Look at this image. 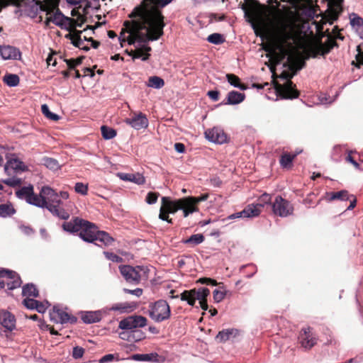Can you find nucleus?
I'll list each match as a JSON object with an SVG mask.
<instances>
[{"mask_svg":"<svg viewBox=\"0 0 363 363\" xmlns=\"http://www.w3.org/2000/svg\"><path fill=\"white\" fill-rule=\"evenodd\" d=\"M207 40L208 43L214 45H220L223 43L225 40L222 34L214 33L208 36Z\"/></svg>","mask_w":363,"mask_h":363,"instance_id":"49","label":"nucleus"},{"mask_svg":"<svg viewBox=\"0 0 363 363\" xmlns=\"http://www.w3.org/2000/svg\"><path fill=\"white\" fill-rule=\"evenodd\" d=\"M291 77L292 75L290 73L284 72L280 75V78L285 79V82L275 86L277 91L283 99H293L299 96L298 91L295 88L296 85L291 81Z\"/></svg>","mask_w":363,"mask_h":363,"instance_id":"8","label":"nucleus"},{"mask_svg":"<svg viewBox=\"0 0 363 363\" xmlns=\"http://www.w3.org/2000/svg\"><path fill=\"white\" fill-rule=\"evenodd\" d=\"M53 195V189L49 186L42 187L40 194H35L34 191L27 203L41 208H46L48 206V197Z\"/></svg>","mask_w":363,"mask_h":363,"instance_id":"12","label":"nucleus"},{"mask_svg":"<svg viewBox=\"0 0 363 363\" xmlns=\"http://www.w3.org/2000/svg\"><path fill=\"white\" fill-rule=\"evenodd\" d=\"M125 122L135 130L146 128L148 126V120L143 113H139L131 118H126Z\"/></svg>","mask_w":363,"mask_h":363,"instance_id":"19","label":"nucleus"},{"mask_svg":"<svg viewBox=\"0 0 363 363\" xmlns=\"http://www.w3.org/2000/svg\"><path fill=\"white\" fill-rule=\"evenodd\" d=\"M130 18H131L130 14L129 15ZM133 18L132 21H125L124 22L125 28L122 29L119 40L121 42L127 41L129 45H134L135 47V50L131 51L129 53V55L132 57L133 60L135 59H141L143 61H146L149 59L150 54L149 53L151 51V48L147 45V43L149 41H152V40H142L140 39L143 35H152L150 31L147 28H141L138 30V32H135L133 33V28H135L134 22L135 23H142V20L138 17H132Z\"/></svg>","mask_w":363,"mask_h":363,"instance_id":"2","label":"nucleus"},{"mask_svg":"<svg viewBox=\"0 0 363 363\" xmlns=\"http://www.w3.org/2000/svg\"><path fill=\"white\" fill-rule=\"evenodd\" d=\"M101 135L105 140L113 139L116 135V131L110 127L106 125H102L101 127Z\"/></svg>","mask_w":363,"mask_h":363,"instance_id":"48","label":"nucleus"},{"mask_svg":"<svg viewBox=\"0 0 363 363\" xmlns=\"http://www.w3.org/2000/svg\"><path fill=\"white\" fill-rule=\"evenodd\" d=\"M272 203L271 196L264 193L259 197L256 203L251 204L250 206H256V208L260 211L261 208H264L266 205L269 204L272 206Z\"/></svg>","mask_w":363,"mask_h":363,"instance_id":"38","label":"nucleus"},{"mask_svg":"<svg viewBox=\"0 0 363 363\" xmlns=\"http://www.w3.org/2000/svg\"><path fill=\"white\" fill-rule=\"evenodd\" d=\"M28 170V167L17 157H7L4 165V172L7 175H17Z\"/></svg>","mask_w":363,"mask_h":363,"instance_id":"13","label":"nucleus"},{"mask_svg":"<svg viewBox=\"0 0 363 363\" xmlns=\"http://www.w3.org/2000/svg\"><path fill=\"white\" fill-rule=\"evenodd\" d=\"M41 111L45 116L52 121H57L60 118L57 114L51 112L47 104H43L41 106Z\"/></svg>","mask_w":363,"mask_h":363,"instance_id":"52","label":"nucleus"},{"mask_svg":"<svg viewBox=\"0 0 363 363\" xmlns=\"http://www.w3.org/2000/svg\"><path fill=\"white\" fill-rule=\"evenodd\" d=\"M303 14L308 19H313L318 16L316 9L313 6H306L303 10Z\"/></svg>","mask_w":363,"mask_h":363,"instance_id":"54","label":"nucleus"},{"mask_svg":"<svg viewBox=\"0 0 363 363\" xmlns=\"http://www.w3.org/2000/svg\"><path fill=\"white\" fill-rule=\"evenodd\" d=\"M301 346L305 349H311L316 343V338L313 336L311 328H303L299 335Z\"/></svg>","mask_w":363,"mask_h":363,"instance_id":"20","label":"nucleus"},{"mask_svg":"<svg viewBox=\"0 0 363 363\" xmlns=\"http://www.w3.org/2000/svg\"><path fill=\"white\" fill-rule=\"evenodd\" d=\"M88 184L82 182H77L74 186V191L82 196H86L88 194Z\"/></svg>","mask_w":363,"mask_h":363,"instance_id":"55","label":"nucleus"},{"mask_svg":"<svg viewBox=\"0 0 363 363\" xmlns=\"http://www.w3.org/2000/svg\"><path fill=\"white\" fill-rule=\"evenodd\" d=\"M118 177L121 179L127 182H131L136 184H143L145 182L144 176L141 174H128V173H119Z\"/></svg>","mask_w":363,"mask_h":363,"instance_id":"28","label":"nucleus"},{"mask_svg":"<svg viewBox=\"0 0 363 363\" xmlns=\"http://www.w3.org/2000/svg\"><path fill=\"white\" fill-rule=\"evenodd\" d=\"M104 255H105L106 258L108 260H111L113 262L119 263L122 262L123 259L120 256L109 252H104Z\"/></svg>","mask_w":363,"mask_h":363,"instance_id":"60","label":"nucleus"},{"mask_svg":"<svg viewBox=\"0 0 363 363\" xmlns=\"http://www.w3.org/2000/svg\"><path fill=\"white\" fill-rule=\"evenodd\" d=\"M33 191V186L29 184L28 186H23L19 189L16 192V195L19 199L25 200L28 202L30 201V197L32 196Z\"/></svg>","mask_w":363,"mask_h":363,"instance_id":"31","label":"nucleus"},{"mask_svg":"<svg viewBox=\"0 0 363 363\" xmlns=\"http://www.w3.org/2000/svg\"><path fill=\"white\" fill-rule=\"evenodd\" d=\"M79 238L84 242L94 243L101 247L111 245L114 239L106 232L99 230L92 223L84 220L82 229L79 231Z\"/></svg>","mask_w":363,"mask_h":363,"instance_id":"4","label":"nucleus"},{"mask_svg":"<svg viewBox=\"0 0 363 363\" xmlns=\"http://www.w3.org/2000/svg\"><path fill=\"white\" fill-rule=\"evenodd\" d=\"M206 138L214 143L223 144L227 142L228 137L224 130L218 127L208 129L204 133Z\"/></svg>","mask_w":363,"mask_h":363,"instance_id":"17","label":"nucleus"},{"mask_svg":"<svg viewBox=\"0 0 363 363\" xmlns=\"http://www.w3.org/2000/svg\"><path fill=\"white\" fill-rule=\"evenodd\" d=\"M210 294L208 289L203 287L196 289L186 290L180 295L182 301H186L189 306H194L196 301H199L207 300L206 298Z\"/></svg>","mask_w":363,"mask_h":363,"instance_id":"9","label":"nucleus"},{"mask_svg":"<svg viewBox=\"0 0 363 363\" xmlns=\"http://www.w3.org/2000/svg\"><path fill=\"white\" fill-rule=\"evenodd\" d=\"M85 22V18L82 16H79L77 19H74L73 23H72V30L70 32H74L77 30L75 28L77 27L81 28L82 25Z\"/></svg>","mask_w":363,"mask_h":363,"instance_id":"61","label":"nucleus"},{"mask_svg":"<svg viewBox=\"0 0 363 363\" xmlns=\"http://www.w3.org/2000/svg\"><path fill=\"white\" fill-rule=\"evenodd\" d=\"M0 324L8 331H13L16 328V318L7 311H0Z\"/></svg>","mask_w":363,"mask_h":363,"instance_id":"21","label":"nucleus"},{"mask_svg":"<svg viewBox=\"0 0 363 363\" xmlns=\"http://www.w3.org/2000/svg\"><path fill=\"white\" fill-rule=\"evenodd\" d=\"M0 277H6L9 281L6 282L7 289L13 290L21 286L22 281L19 275L14 271L0 269Z\"/></svg>","mask_w":363,"mask_h":363,"instance_id":"18","label":"nucleus"},{"mask_svg":"<svg viewBox=\"0 0 363 363\" xmlns=\"http://www.w3.org/2000/svg\"><path fill=\"white\" fill-rule=\"evenodd\" d=\"M147 85L149 87L160 89L164 86V82L160 77L152 76L149 78Z\"/></svg>","mask_w":363,"mask_h":363,"instance_id":"41","label":"nucleus"},{"mask_svg":"<svg viewBox=\"0 0 363 363\" xmlns=\"http://www.w3.org/2000/svg\"><path fill=\"white\" fill-rule=\"evenodd\" d=\"M145 337V333L140 330L134 329L131 330L130 342H138Z\"/></svg>","mask_w":363,"mask_h":363,"instance_id":"56","label":"nucleus"},{"mask_svg":"<svg viewBox=\"0 0 363 363\" xmlns=\"http://www.w3.org/2000/svg\"><path fill=\"white\" fill-rule=\"evenodd\" d=\"M240 8L243 11L244 17L255 35L264 38L267 30V23L261 14L259 3L256 0H245V3L240 4Z\"/></svg>","mask_w":363,"mask_h":363,"instance_id":"3","label":"nucleus"},{"mask_svg":"<svg viewBox=\"0 0 363 363\" xmlns=\"http://www.w3.org/2000/svg\"><path fill=\"white\" fill-rule=\"evenodd\" d=\"M296 155H290L288 153H284L281 155L279 162L280 165L283 168H289L292 165L293 160L294 159Z\"/></svg>","mask_w":363,"mask_h":363,"instance_id":"45","label":"nucleus"},{"mask_svg":"<svg viewBox=\"0 0 363 363\" xmlns=\"http://www.w3.org/2000/svg\"><path fill=\"white\" fill-rule=\"evenodd\" d=\"M82 30H74L73 33H68L65 35V38L69 39L72 45L76 48H82L84 40L81 38Z\"/></svg>","mask_w":363,"mask_h":363,"instance_id":"32","label":"nucleus"},{"mask_svg":"<svg viewBox=\"0 0 363 363\" xmlns=\"http://www.w3.org/2000/svg\"><path fill=\"white\" fill-rule=\"evenodd\" d=\"M50 306V303L48 301L41 302L37 300L36 310L40 313H44L47 308Z\"/></svg>","mask_w":363,"mask_h":363,"instance_id":"58","label":"nucleus"},{"mask_svg":"<svg viewBox=\"0 0 363 363\" xmlns=\"http://www.w3.org/2000/svg\"><path fill=\"white\" fill-rule=\"evenodd\" d=\"M272 212L280 217H287L294 212L293 205L281 196H277L272 203Z\"/></svg>","mask_w":363,"mask_h":363,"instance_id":"10","label":"nucleus"},{"mask_svg":"<svg viewBox=\"0 0 363 363\" xmlns=\"http://www.w3.org/2000/svg\"><path fill=\"white\" fill-rule=\"evenodd\" d=\"M50 320L56 323H75L77 320L74 316L69 315L67 312L55 306L52 312L50 313Z\"/></svg>","mask_w":363,"mask_h":363,"instance_id":"16","label":"nucleus"},{"mask_svg":"<svg viewBox=\"0 0 363 363\" xmlns=\"http://www.w3.org/2000/svg\"><path fill=\"white\" fill-rule=\"evenodd\" d=\"M49 211L53 216L65 220H68L70 216V214L68 211L65 210L62 207L57 208V206H50Z\"/></svg>","mask_w":363,"mask_h":363,"instance_id":"33","label":"nucleus"},{"mask_svg":"<svg viewBox=\"0 0 363 363\" xmlns=\"http://www.w3.org/2000/svg\"><path fill=\"white\" fill-rule=\"evenodd\" d=\"M84 219L76 217L72 220L64 222L62 225V229L69 233H78L82 229Z\"/></svg>","mask_w":363,"mask_h":363,"instance_id":"26","label":"nucleus"},{"mask_svg":"<svg viewBox=\"0 0 363 363\" xmlns=\"http://www.w3.org/2000/svg\"><path fill=\"white\" fill-rule=\"evenodd\" d=\"M23 303L28 309L35 310L36 308L37 300L27 297L23 301Z\"/></svg>","mask_w":363,"mask_h":363,"instance_id":"59","label":"nucleus"},{"mask_svg":"<svg viewBox=\"0 0 363 363\" xmlns=\"http://www.w3.org/2000/svg\"><path fill=\"white\" fill-rule=\"evenodd\" d=\"M228 83L235 87L238 88L240 90H245L246 89L245 86L240 82V79L238 77L233 74H227L225 76Z\"/></svg>","mask_w":363,"mask_h":363,"instance_id":"40","label":"nucleus"},{"mask_svg":"<svg viewBox=\"0 0 363 363\" xmlns=\"http://www.w3.org/2000/svg\"><path fill=\"white\" fill-rule=\"evenodd\" d=\"M118 328L123 330H133L135 328L132 316L123 318L119 322Z\"/></svg>","mask_w":363,"mask_h":363,"instance_id":"44","label":"nucleus"},{"mask_svg":"<svg viewBox=\"0 0 363 363\" xmlns=\"http://www.w3.org/2000/svg\"><path fill=\"white\" fill-rule=\"evenodd\" d=\"M84 353V350L82 347L76 346L73 348L72 350V357L74 359H79L82 357Z\"/></svg>","mask_w":363,"mask_h":363,"instance_id":"64","label":"nucleus"},{"mask_svg":"<svg viewBox=\"0 0 363 363\" xmlns=\"http://www.w3.org/2000/svg\"><path fill=\"white\" fill-rule=\"evenodd\" d=\"M44 165L51 169V170H57L60 169V164L57 160L51 158V157H45L43 159Z\"/></svg>","mask_w":363,"mask_h":363,"instance_id":"51","label":"nucleus"},{"mask_svg":"<svg viewBox=\"0 0 363 363\" xmlns=\"http://www.w3.org/2000/svg\"><path fill=\"white\" fill-rule=\"evenodd\" d=\"M208 197H209L208 194H204L198 197L187 196L186 198H187V201L192 203V204L194 206H196V205L198 204L199 203H200L201 201H206L208 199Z\"/></svg>","mask_w":363,"mask_h":363,"instance_id":"57","label":"nucleus"},{"mask_svg":"<svg viewBox=\"0 0 363 363\" xmlns=\"http://www.w3.org/2000/svg\"><path fill=\"white\" fill-rule=\"evenodd\" d=\"M159 194L155 192H149L147 194L145 201L148 204H154L157 202Z\"/></svg>","mask_w":363,"mask_h":363,"instance_id":"63","label":"nucleus"},{"mask_svg":"<svg viewBox=\"0 0 363 363\" xmlns=\"http://www.w3.org/2000/svg\"><path fill=\"white\" fill-rule=\"evenodd\" d=\"M239 334L237 329L229 328L220 331L216 336V339L220 342H225L227 340H233Z\"/></svg>","mask_w":363,"mask_h":363,"instance_id":"29","label":"nucleus"},{"mask_svg":"<svg viewBox=\"0 0 363 363\" xmlns=\"http://www.w3.org/2000/svg\"><path fill=\"white\" fill-rule=\"evenodd\" d=\"M261 211L256 208L254 206H247L244 210L230 215L227 219L233 220L240 218H254L258 216Z\"/></svg>","mask_w":363,"mask_h":363,"instance_id":"23","label":"nucleus"},{"mask_svg":"<svg viewBox=\"0 0 363 363\" xmlns=\"http://www.w3.org/2000/svg\"><path fill=\"white\" fill-rule=\"evenodd\" d=\"M350 20L351 26L355 28L361 34H363V18L352 13L350 15Z\"/></svg>","mask_w":363,"mask_h":363,"instance_id":"35","label":"nucleus"},{"mask_svg":"<svg viewBox=\"0 0 363 363\" xmlns=\"http://www.w3.org/2000/svg\"><path fill=\"white\" fill-rule=\"evenodd\" d=\"M261 211L256 208L254 206H247L244 210L230 215L227 219L233 220L240 218H254L258 216Z\"/></svg>","mask_w":363,"mask_h":363,"instance_id":"22","label":"nucleus"},{"mask_svg":"<svg viewBox=\"0 0 363 363\" xmlns=\"http://www.w3.org/2000/svg\"><path fill=\"white\" fill-rule=\"evenodd\" d=\"M184 201V198L172 201L169 197H162V206L160 209L159 218L169 223H172V219L169 218L168 214H174L183 208Z\"/></svg>","mask_w":363,"mask_h":363,"instance_id":"7","label":"nucleus"},{"mask_svg":"<svg viewBox=\"0 0 363 363\" xmlns=\"http://www.w3.org/2000/svg\"><path fill=\"white\" fill-rule=\"evenodd\" d=\"M184 207L181 209L183 211L184 217L186 218L189 214L199 211V208L196 206H194L192 203L187 201L186 197L184 198Z\"/></svg>","mask_w":363,"mask_h":363,"instance_id":"42","label":"nucleus"},{"mask_svg":"<svg viewBox=\"0 0 363 363\" xmlns=\"http://www.w3.org/2000/svg\"><path fill=\"white\" fill-rule=\"evenodd\" d=\"M350 199V194L346 190H342L337 192H331L330 194H328L327 199L329 201L339 199L341 201H347Z\"/></svg>","mask_w":363,"mask_h":363,"instance_id":"37","label":"nucleus"},{"mask_svg":"<svg viewBox=\"0 0 363 363\" xmlns=\"http://www.w3.org/2000/svg\"><path fill=\"white\" fill-rule=\"evenodd\" d=\"M158 354L157 353L150 354H135L131 356L130 359L140 362H157Z\"/></svg>","mask_w":363,"mask_h":363,"instance_id":"34","label":"nucleus"},{"mask_svg":"<svg viewBox=\"0 0 363 363\" xmlns=\"http://www.w3.org/2000/svg\"><path fill=\"white\" fill-rule=\"evenodd\" d=\"M62 203L61 199L59 198V195L53 190V195L48 197V206L46 208L49 211L50 206H57V208L62 207Z\"/></svg>","mask_w":363,"mask_h":363,"instance_id":"46","label":"nucleus"},{"mask_svg":"<svg viewBox=\"0 0 363 363\" xmlns=\"http://www.w3.org/2000/svg\"><path fill=\"white\" fill-rule=\"evenodd\" d=\"M213 300L216 303H220L223 301L225 296V292L220 291L218 289H215L213 291Z\"/></svg>","mask_w":363,"mask_h":363,"instance_id":"62","label":"nucleus"},{"mask_svg":"<svg viewBox=\"0 0 363 363\" xmlns=\"http://www.w3.org/2000/svg\"><path fill=\"white\" fill-rule=\"evenodd\" d=\"M173 0H143L142 2L137 6L132 13L131 17H138L142 20V23L134 22L135 31L138 32L141 28H147L152 35H146L140 37L143 41L144 40H157L163 34L164 16L160 11L163 8L170 4Z\"/></svg>","mask_w":363,"mask_h":363,"instance_id":"1","label":"nucleus"},{"mask_svg":"<svg viewBox=\"0 0 363 363\" xmlns=\"http://www.w3.org/2000/svg\"><path fill=\"white\" fill-rule=\"evenodd\" d=\"M148 315L156 323H161L169 318L171 315L170 307L168 303L162 299L150 303Z\"/></svg>","mask_w":363,"mask_h":363,"instance_id":"5","label":"nucleus"},{"mask_svg":"<svg viewBox=\"0 0 363 363\" xmlns=\"http://www.w3.org/2000/svg\"><path fill=\"white\" fill-rule=\"evenodd\" d=\"M133 325L135 328H143L147 325V320L145 317L142 315H132Z\"/></svg>","mask_w":363,"mask_h":363,"instance_id":"53","label":"nucleus"},{"mask_svg":"<svg viewBox=\"0 0 363 363\" xmlns=\"http://www.w3.org/2000/svg\"><path fill=\"white\" fill-rule=\"evenodd\" d=\"M22 294L23 296H38V290L33 284H27L22 288Z\"/></svg>","mask_w":363,"mask_h":363,"instance_id":"39","label":"nucleus"},{"mask_svg":"<svg viewBox=\"0 0 363 363\" xmlns=\"http://www.w3.org/2000/svg\"><path fill=\"white\" fill-rule=\"evenodd\" d=\"M16 210L11 203L0 204V216L2 218L11 217L15 214Z\"/></svg>","mask_w":363,"mask_h":363,"instance_id":"36","label":"nucleus"},{"mask_svg":"<svg viewBox=\"0 0 363 363\" xmlns=\"http://www.w3.org/2000/svg\"><path fill=\"white\" fill-rule=\"evenodd\" d=\"M10 177L1 180V182L11 187H16L21 184L22 179L16 175H9Z\"/></svg>","mask_w":363,"mask_h":363,"instance_id":"47","label":"nucleus"},{"mask_svg":"<svg viewBox=\"0 0 363 363\" xmlns=\"http://www.w3.org/2000/svg\"><path fill=\"white\" fill-rule=\"evenodd\" d=\"M137 308V303L135 302L117 303L111 306L106 311H118L121 313H130Z\"/></svg>","mask_w":363,"mask_h":363,"instance_id":"27","label":"nucleus"},{"mask_svg":"<svg viewBox=\"0 0 363 363\" xmlns=\"http://www.w3.org/2000/svg\"><path fill=\"white\" fill-rule=\"evenodd\" d=\"M55 9V4L50 0H32L23 11L26 15L34 18L40 11L44 12L46 16H48L54 11Z\"/></svg>","mask_w":363,"mask_h":363,"instance_id":"6","label":"nucleus"},{"mask_svg":"<svg viewBox=\"0 0 363 363\" xmlns=\"http://www.w3.org/2000/svg\"><path fill=\"white\" fill-rule=\"evenodd\" d=\"M245 95L243 93L237 91H231L228 94L227 104L235 105L242 102L245 100Z\"/></svg>","mask_w":363,"mask_h":363,"instance_id":"30","label":"nucleus"},{"mask_svg":"<svg viewBox=\"0 0 363 363\" xmlns=\"http://www.w3.org/2000/svg\"><path fill=\"white\" fill-rule=\"evenodd\" d=\"M52 23L62 29L72 30V23L74 18L65 16L55 4V9L52 12Z\"/></svg>","mask_w":363,"mask_h":363,"instance_id":"15","label":"nucleus"},{"mask_svg":"<svg viewBox=\"0 0 363 363\" xmlns=\"http://www.w3.org/2000/svg\"><path fill=\"white\" fill-rule=\"evenodd\" d=\"M204 236L202 234L198 233L192 235L188 239L183 240V243L196 246L202 243L204 241Z\"/></svg>","mask_w":363,"mask_h":363,"instance_id":"43","label":"nucleus"},{"mask_svg":"<svg viewBox=\"0 0 363 363\" xmlns=\"http://www.w3.org/2000/svg\"><path fill=\"white\" fill-rule=\"evenodd\" d=\"M4 82L11 87L16 86L19 84V77L16 74H9L4 77Z\"/></svg>","mask_w":363,"mask_h":363,"instance_id":"50","label":"nucleus"},{"mask_svg":"<svg viewBox=\"0 0 363 363\" xmlns=\"http://www.w3.org/2000/svg\"><path fill=\"white\" fill-rule=\"evenodd\" d=\"M0 55L2 59L17 60L21 57L19 50L11 45H0Z\"/></svg>","mask_w":363,"mask_h":363,"instance_id":"25","label":"nucleus"},{"mask_svg":"<svg viewBox=\"0 0 363 363\" xmlns=\"http://www.w3.org/2000/svg\"><path fill=\"white\" fill-rule=\"evenodd\" d=\"M120 272L125 281L130 284H138L140 281V270L142 267L137 266L133 267L130 265H122L119 267Z\"/></svg>","mask_w":363,"mask_h":363,"instance_id":"14","label":"nucleus"},{"mask_svg":"<svg viewBox=\"0 0 363 363\" xmlns=\"http://www.w3.org/2000/svg\"><path fill=\"white\" fill-rule=\"evenodd\" d=\"M344 39V37L340 33H334V35L328 36L325 44H319L315 46H313L311 50L313 53V57H316L318 55H324L325 54L328 53L333 48L337 47V44L336 43V40Z\"/></svg>","mask_w":363,"mask_h":363,"instance_id":"11","label":"nucleus"},{"mask_svg":"<svg viewBox=\"0 0 363 363\" xmlns=\"http://www.w3.org/2000/svg\"><path fill=\"white\" fill-rule=\"evenodd\" d=\"M106 313V310H98L94 311L84 312L82 315V320L84 323L91 324L99 322L104 314Z\"/></svg>","mask_w":363,"mask_h":363,"instance_id":"24","label":"nucleus"}]
</instances>
